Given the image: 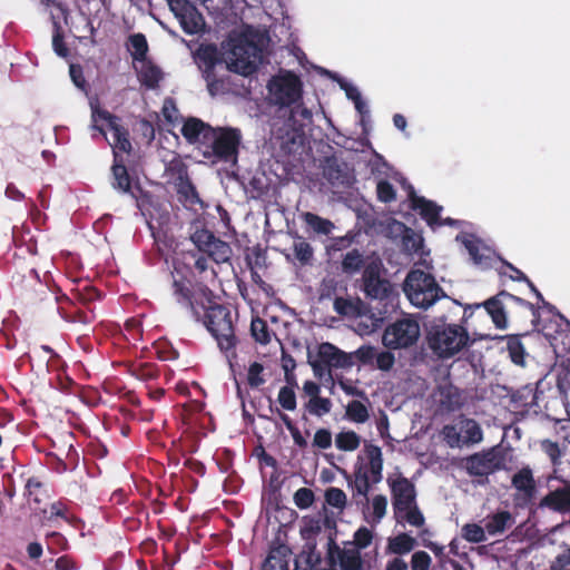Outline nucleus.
Listing matches in <instances>:
<instances>
[{"mask_svg":"<svg viewBox=\"0 0 570 570\" xmlns=\"http://www.w3.org/2000/svg\"><path fill=\"white\" fill-rule=\"evenodd\" d=\"M59 312L61 317L69 323L89 325L95 321V313L91 309L83 311L72 305L70 309L61 307Z\"/></svg>","mask_w":570,"mask_h":570,"instance_id":"58836bf2","label":"nucleus"},{"mask_svg":"<svg viewBox=\"0 0 570 570\" xmlns=\"http://www.w3.org/2000/svg\"><path fill=\"white\" fill-rule=\"evenodd\" d=\"M342 271L348 275H354L358 273L362 268L366 266L364 263L363 254L354 248L347 252L342 259Z\"/></svg>","mask_w":570,"mask_h":570,"instance_id":"ea45409f","label":"nucleus"},{"mask_svg":"<svg viewBox=\"0 0 570 570\" xmlns=\"http://www.w3.org/2000/svg\"><path fill=\"white\" fill-rule=\"evenodd\" d=\"M139 62L141 67L137 71V76L140 83L147 89L158 88L164 77L161 69L149 59Z\"/></svg>","mask_w":570,"mask_h":570,"instance_id":"cd10ccee","label":"nucleus"},{"mask_svg":"<svg viewBox=\"0 0 570 570\" xmlns=\"http://www.w3.org/2000/svg\"><path fill=\"white\" fill-rule=\"evenodd\" d=\"M387 484L392 497L394 517L401 515L403 510H409L416 503V489L412 481L403 474L396 478H387Z\"/></svg>","mask_w":570,"mask_h":570,"instance_id":"2eb2a0df","label":"nucleus"},{"mask_svg":"<svg viewBox=\"0 0 570 570\" xmlns=\"http://www.w3.org/2000/svg\"><path fill=\"white\" fill-rule=\"evenodd\" d=\"M376 348L371 345H362L352 355L364 365H373L376 356Z\"/></svg>","mask_w":570,"mask_h":570,"instance_id":"338daca9","label":"nucleus"},{"mask_svg":"<svg viewBox=\"0 0 570 570\" xmlns=\"http://www.w3.org/2000/svg\"><path fill=\"white\" fill-rule=\"evenodd\" d=\"M365 452L370 463V472L373 476V483H377L382 479L383 458L381 448L373 444L365 445Z\"/></svg>","mask_w":570,"mask_h":570,"instance_id":"e433bc0d","label":"nucleus"},{"mask_svg":"<svg viewBox=\"0 0 570 570\" xmlns=\"http://www.w3.org/2000/svg\"><path fill=\"white\" fill-rule=\"evenodd\" d=\"M314 375L318 379L331 376L332 368H348L354 365L353 355L347 354L331 343L318 346L316 357L309 362Z\"/></svg>","mask_w":570,"mask_h":570,"instance_id":"f8f14e48","label":"nucleus"},{"mask_svg":"<svg viewBox=\"0 0 570 570\" xmlns=\"http://www.w3.org/2000/svg\"><path fill=\"white\" fill-rule=\"evenodd\" d=\"M323 177L333 187H350L354 180L353 175L347 170L346 165L340 163L335 157H327L323 165Z\"/></svg>","mask_w":570,"mask_h":570,"instance_id":"6ab92c4d","label":"nucleus"},{"mask_svg":"<svg viewBox=\"0 0 570 570\" xmlns=\"http://www.w3.org/2000/svg\"><path fill=\"white\" fill-rule=\"evenodd\" d=\"M266 379L264 376V365L259 362H253L249 364L247 371V384L252 389H258L263 384H265Z\"/></svg>","mask_w":570,"mask_h":570,"instance_id":"603ef678","label":"nucleus"},{"mask_svg":"<svg viewBox=\"0 0 570 570\" xmlns=\"http://www.w3.org/2000/svg\"><path fill=\"white\" fill-rule=\"evenodd\" d=\"M371 490L370 478L366 472H356L354 480V495L358 494L367 502V494Z\"/></svg>","mask_w":570,"mask_h":570,"instance_id":"e2e57ef3","label":"nucleus"},{"mask_svg":"<svg viewBox=\"0 0 570 570\" xmlns=\"http://www.w3.org/2000/svg\"><path fill=\"white\" fill-rule=\"evenodd\" d=\"M483 306L487 313L490 315L493 324L497 328L504 330L508 325V315L513 313V307H520L527 309L532 315V323L537 325L540 320L539 307L534 304L515 296L507 291H500L497 295L490 297L481 304H475L479 308Z\"/></svg>","mask_w":570,"mask_h":570,"instance_id":"7ed1b4c3","label":"nucleus"},{"mask_svg":"<svg viewBox=\"0 0 570 570\" xmlns=\"http://www.w3.org/2000/svg\"><path fill=\"white\" fill-rule=\"evenodd\" d=\"M514 520L509 511H500L489 517L485 523V530L491 535L500 534L510 528Z\"/></svg>","mask_w":570,"mask_h":570,"instance_id":"72a5a7b5","label":"nucleus"},{"mask_svg":"<svg viewBox=\"0 0 570 570\" xmlns=\"http://www.w3.org/2000/svg\"><path fill=\"white\" fill-rule=\"evenodd\" d=\"M463 244L475 265L488 267L491 264V252L480 239L464 238Z\"/></svg>","mask_w":570,"mask_h":570,"instance_id":"7c9ffc66","label":"nucleus"},{"mask_svg":"<svg viewBox=\"0 0 570 570\" xmlns=\"http://www.w3.org/2000/svg\"><path fill=\"white\" fill-rule=\"evenodd\" d=\"M229 45L225 59L228 70L243 76L253 75L263 61V48L244 35L232 39Z\"/></svg>","mask_w":570,"mask_h":570,"instance_id":"39448f33","label":"nucleus"},{"mask_svg":"<svg viewBox=\"0 0 570 570\" xmlns=\"http://www.w3.org/2000/svg\"><path fill=\"white\" fill-rule=\"evenodd\" d=\"M127 49L130 51L134 61H144L148 55V42L144 33L138 32L130 35L127 41Z\"/></svg>","mask_w":570,"mask_h":570,"instance_id":"f704fd0d","label":"nucleus"},{"mask_svg":"<svg viewBox=\"0 0 570 570\" xmlns=\"http://www.w3.org/2000/svg\"><path fill=\"white\" fill-rule=\"evenodd\" d=\"M361 299L353 301L351 298L345 297H335L333 302L334 311L341 315L346 317L357 316L361 313Z\"/></svg>","mask_w":570,"mask_h":570,"instance_id":"a19ab883","label":"nucleus"},{"mask_svg":"<svg viewBox=\"0 0 570 570\" xmlns=\"http://www.w3.org/2000/svg\"><path fill=\"white\" fill-rule=\"evenodd\" d=\"M91 120L92 129L106 137V130L100 126L99 121H106L109 129L114 132L115 142L112 145L114 153L118 150L122 153L131 151V142L129 140V131L122 125L119 124V117L109 112L106 109H101L98 105H91Z\"/></svg>","mask_w":570,"mask_h":570,"instance_id":"ddd939ff","label":"nucleus"},{"mask_svg":"<svg viewBox=\"0 0 570 570\" xmlns=\"http://www.w3.org/2000/svg\"><path fill=\"white\" fill-rule=\"evenodd\" d=\"M301 217L307 227L318 235H328L334 227L331 220L311 212L303 213Z\"/></svg>","mask_w":570,"mask_h":570,"instance_id":"4c0bfd02","label":"nucleus"},{"mask_svg":"<svg viewBox=\"0 0 570 570\" xmlns=\"http://www.w3.org/2000/svg\"><path fill=\"white\" fill-rule=\"evenodd\" d=\"M200 321L217 343L219 351L229 360L237 357L239 337L236 333L238 313H233L228 305L219 304L214 297H208L203 303L198 313L193 314Z\"/></svg>","mask_w":570,"mask_h":570,"instance_id":"f257e3e1","label":"nucleus"},{"mask_svg":"<svg viewBox=\"0 0 570 570\" xmlns=\"http://www.w3.org/2000/svg\"><path fill=\"white\" fill-rule=\"evenodd\" d=\"M557 387L563 395L570 391V362L561 363L557 370Z\"/></svg>","mask_w":570,"mask_h":570,"instance_id":"052dcab7","label":"nucleus"},{"mask_svg":"<svg viewBox=\"0 0 570 570\" xmlns=\"http://www.w3.org/2000/svg\"><path fill=\"white\" fill-rule=\"evenodd\" d=\"M384 271L380 259L371 261L363 269L361 288L366 298L372 301H390L395 294L393 284L382 277Z\"/></svg>","mask_w":570,"mask_h":570,"instance_id":"1a4fd4ad","label":"nucleus"},{"mask_svg":"<svg viewBox=\"0 0 570 570\" xmlns=\"http://www.w3.org/2000/svg\"><path fill=\"white\" fill-rule=\"evenodd\" d=\"M504 454L499 446L484 449L462 460V468L470 476L484 478L504 468Z\"/></svg>","mask_w":570,"mask_h":570,"instance_id":"9d476101","label":"nucleus"},{"mask_svg":"<svg viewBox=\"0 0 570 570\" xmlns=\"http://www.w3.org/2000/svg\"><path fill=\"white\" fill-rule=\"evenodd\" d=\"M403 291L412 305L423 309L429 308L440 298L446 297L434 276L421 269L409 272Z\"/></svg>","mask_w":570,"mask_h":570,"instance_id":"20e7f679","label":"nucleus"},{"mask_svg":"<svg viewBox=\"0 0 570 570\" xmlns=\"http://www.w3.org/2000/svg\"><path fill=\"white\" fill-rule=\"evenodd\" d=\"M409 200L411 209L417 212L421 218L425 220L431 228H435V224H440L439 217L443 210L442 206L423 196L416 195L412 186L409 190Z\"/></svg>","mask_w":570,"mask_h":570,"instance_id":"a211bd4d","label":"nucleus"},{"mask_svg":"<svg viewBox=\"0 0 570 570\" xmlns=\"http://www.w3.org/2000/svg\"><path fill=\"white\" fill-rule=\"evenodd\" d=\"M111 174L114 178L111 185L115 189L125 194H132L131 178L128 174L127 167L124 164L122 157L117 151H115V159L111 166Z\"/></svg>","mask_w":570,"mask_h":570,"instance_id":"b1692460","label":"nucleus"},{"mask_svg":"<svg viewBox=\"0 0 570 570\" xmlns=\"http://www.w3.org/2000/svg\"><path fill=\"white\" fill-rule=\"evenodd\" d=\"M485 528L476 523H466L461 529L462 538L471 543L483 542L485 538Z\"/></svg>","mask_w":570,"mask_h":570,"instance_id":"8fccbe9b","label":"nucleus"},{"mask_svg":"<svg viewBox=\"0 0 570 570\" xmlns=\"http://www.w3.org/2000/svg\"><path fill=\"white\" fill-rule=\"evenodd\" d=\"M243 135L239 128L213 127L207 130L205 145L219 161L235 164L238 158Z\"/></svg>","mask_w":570,"mask_h":570,"instance_id":"423d86ee","label":"nucleus"},{"mask_svg":"<svg viewBox=\"0 0 570 570\" xmlns=\"http://www.w3.org/2000/svg\"><path fill=\"white\" fill-rule=\"evenodd\" d=\"M291 549L286 544H279L271 549L263 562L262 570H289Z\"/></svg>","mask_w":570,"mask_h":570,"instance_id":"393cba45","label":"nucleus"},{"mask_svg":"<svg viewBox=\"0 0 570 570\" xmlns=\"http://www.w3.org/2000/svg\"><path fill=\"white\" fill-rule=\"evenodd\" d=\"M293 256L302 266L308 265L314 256L313 247L308 242L298 236L297 240L293 244Z\"/></svg>","mask_w":570,"mask_h":570,"instance_id":"37998d69","label":"nucleus"},{"mask_svg":"<svg viewBox=\"0 0 570 570\" xmlns=\"http://www.w3.org/2000/svg\"><path fill=\"white\" fill-rule=\"evenodd\" d=\"M432 559L425 551H416L411 558L412 570H430Z\"/></svg>","mask_w":570,"mask_h":570,"instance_id":"774afa93","label":"nucleus"},{"mask_svg":"<svg viewBox=\"0 0 570 570\" xmlns=\"http://www.w3.org/2000/svg\"><path fill=\"white\" fill-rule=\"evenodd\" d=\"M415 546V538L403 532L395 537L389 538L386 549L390 553L403 556L411 552Z\"/></svg>","mask_w":570,"mask_h":570,"instance_id":"473e14b6","label":"nucleus"},{"mask_svg":"<svg viewBox=\"0 0 570 570\" xmlns=\"http://www.w3.org/2000/svg\"><path fill=\"white\" fill-rule=\"evenodd\" d=\"M325 501L328 505L343 510L346 505V494L340 488H328L325 491Z\"/></svg>","mask_w":570,"mask_h":570,"instance_id":"13d9d810","label":"nucleus"},{"mask_svg":"<svg viewBox=\"0 0 570 570\" xmlns=\"http://www.w3.org/2000/svg\"><path fill=\"white\" fill-rule=\"evenodd\" d=\"M539 446L540 450L549 458L553 466V471L557 472L562 464V458L566 454L567 446L560 445L558 442L550 439L540 440Z\"/></svg>","mask_w":570,"mask_h":570,"instance_id":"2f4dec72","label":"nucleus"},{"mask_svg":"<svg viewBox=\"0 0 570 570\" xmlns=\"http://www.w3.org/2000/svg\"><path fill=\"white\" fill-rule=\"evenodd\" d=\"M512 485L523 494L525 502L531 501L537 492L535 480L532 470L528 466L522 468L512 476Z\"/></svg>","mask_w":570,"mask_h":570,"instance_id":"5701e85b","label":"nucleus"},{"mask_svg":"<svg viewBox=\"0 0 570 570\" xmlns=\"http://www.w3.org/2000/svg\"><path fill=\"white\" fill-rule=\"evenodd\" d=\"M293 501L298 509L305 510L312 507V504L314 503L315 494L308 488H299L294 493Z\"/></svg>","mask_w":570,"mask_h":570,"instance_id":"680f3d73","label":"nucleus"},{"mask_svg":"<svg viewBox=\"0 0 570 570\" xmlns=\"http://www.w3.org/2000/svg\"><path fill=\"white\" fill-rule=\"evenodd\" d=\"M335 567H338L340 570H367L358 549L346 546L335 558Z\"/></svg>","mask_w":570,"mask_h":570,"instance_id":"a878e982","label":"nucleus"},{"mask_svg":"<svg viewBox=\"0 0 570 570\" xmlns=\"http://www.w3.org/2000/svg\"><path fill=\"white\" fill-rule=\"evenodd\" d=\"M322 531V520L309 518L305 519L304 527L301 529V535L305 541L316 540Z\"/></svg>","mask_w":570,"mask_h":570,"instance_id":"bf43d9fd","label":"nucleus"},{"mask_svg":"<svg viewBox=\"0 0 570 570\" xmlns=\"http://www.w3.org/2000/svg\"><path fill=\"white\" fill-rule=\"evenodd\" d=\"M426 343L441 360L455 356L473 341L463 324L448 323L445 316L434 318L426 328Z\"/></svg>","mask_w":570,"mask_h":570,"instance_id":"f03ea898","label":"nucleus"},{"mask_svg":"<svg viewBox=\"0 0 570 570\" xmlns=\"http://www.w3.org/2000/svg\"><path fill=\"white\" fill-rule=\"evenodd\" d=\"M539 509H547L551 512L568 514L570 521V481H562V485L550 490L541 498Z\"/></svg>","mask_w":570,"mask_h":570,"instance_id":"dca6fc26","label":"nucleus"},{"mask_svg":"<svg viewBox=\"0 0 570 570\" xmlns=\"http://www.w3.org/2000/svg\"><path fill=\"white\" fill-rule=\"evenodd\" d=\"M301 557L304 559L308 570L315 569L322 562L321 552L317 551L316 540L305 541Z\"/></svg>","mask_w":570,"mask_h":570,"instance_id":"c03bdc74","label":"nucleus"},{"mask_svg":"<svg viewBox=\"0 0 570 570\" xmlns=\"http://www.w3.org/2000/svg\"><path fill=\"white\" fill-rule=\"evenodd\" d=\"M335 443L341 451H355L360 446L361 438L354 431H343L336 435Z\"/></svg>","mask_w":570,"mask_h":570,"instance_id":"a18cd8bd","label":"nucleus"},{"mask_svg":"<svg viewBox=\"0 0 570 570\" xmlns=\"http://www.w3.org/2000/svg\"><path fill=\"white\" fill-rule=\"evenodd\" d=\"M459 429L461 431L463 444H476L483 440L482 429L474 419L461 415L459 419Z\"/></svg>","mask_w":570,"mask_h":570,"instance_id":"c756f323","label":"nucleus"},{"mask_svg":"<svg viewBox=\"0 0 570 570\" xmlns=\"http://www.w3.org/2000/svg\"><path fill=\"white\" fill-rule=\"evenodd\" d=\"M47 549L50 553L57 554L68 548V541L60 532H50L46 535Z\"/></svg>","mask_w":570,"mask_h":570,"instance_id":"6e6d98bb","label":"nucleus"},{"mask_svg":"<svg viewBox=\"0 0 570 570\" xmlns=\"http://www.w3.org/2000/svg\"><path fill=\"white\" fill-rule=\"evenodd\" d=\"M212 128L209 124L204 122L202 119L189 117L184 121L180 132L189 144L202 142L205 145V136L207 130Z\"/></svg>","mask_w":570,"mask_h":570,"instance_id":"4be33fe9","label":"nucleus"},{"mask_svg":"<svg viewBox=\"0 0 570 570\" xmlns=\"http://www.w3.org/2000/svg\"><path fill=\"white\" fill-rule=\"evenodd\" d=\"M169 8L179 19L183 30L188 35L197 33V24L188 23L187 18L196 14V7L189 0H169Z\"/></svg>","mask_w":570,"mask_h":570,"instance_id":"aec40b11","label":"nucleus"},{"mask_svg":"<svg viewBox=\"0 0 570 570\" xmlns=\"http://www.w3.org/2000/svg\"><path fill=\"white\" fill-rule=\"evenodd\" d=\"M246 264L249 268H264L266 267V252L259 246L253 248L250 254L246 255Z\"/></svg>","mask_w":570,"mask_h":570,"instance_id":"0e129e2a","label":"nucleus"},{"mask_svg":"<svg viewBox=\"0 0 570 570\" xmlns=\"http://www.w3.org/2000/svg\"><path fill=\"white\" fill-rule=\"evenodd\" d=\"M170 277L174 297L179 304L187 307L191 314L200 311L206 298L214 297V292L206 285L191 289L190 281L176 267L170 273Z\"/></svg>","mask_w":570,"mask_h":570,"instance_id":"0eeeda50","label":"nucleus"},{"mask_svg":"<svg viewBox=\"0 0 570 570\" xmlns=\"http://www.w3.org/2000/svg\"><path fill=\"white\" fill-rule=\"evenodd\" d=\"M268 90L276 105L289 107L302 100L303 82L295 72L284 70L271 79Z\"/></svg>","mask_w":570,"mask_h":570,"instance_id":"6e6552de","label":"nucleus"},{"mask_svg":"<svg viewBox=\"0 0 570 570\" xmlns=\"http://www.w3.org/2000/svg\"><path fill=\"white\" fill-rule=\"evenodd\" d=\"M195 61L208 85L215 81V68L223 57L215 45H202L195 52Z\"/></svg>","mask_w":570,"mask_h":570,"instance_id":"f3484780","label":"nucleus"},{"mask_svg":"<svg viewBox=\"0 0 570 570\" xmlns=\"http://www.w3.org/2000/svg\"><path fill=\"white\" fill-rule=\"evenodd\" d=\"M277 401L284 410L294 411L296 409L297 402L293 386H282L278 392Z\"/></svg>","mask_w":570,"mask_h":570,"instance_id":"5fc2aeb1","label":"nucleus"},{"mask_svg":"<svg viewBox=\"0 0 570 570\" xmlns=\"http://www.w3.org/2000/svg\"><path fill=\"white\" fill-rule=\"evenodd\" d=\"M177 193V198L179 203L187 209L197 210V206L203 209L204 202L202 200L196 186L191 181V179L183 183L181 185L175 187Z\"/></svg>","mask_w":570,"mask_h":570,"instance_id":"bb28decb","label":"nucleus"},{"mask_svg":"<svg viewBox=\"0 0 570 570\" xmlns=\"http://www.w3.org/2000/svg\"><path fill=\"white\" fill-rule=\"evenodd\" d=\"M190 240L200 254L208 256L216 264L229 262L233 255L230 245L206 228H197L190 235Z\"/></svg>","mask_w":570,"mask_h":570,"instance_id":"4468645a","label":"nucleus"},{"mask_svg":"<svg viewBox=\"0 0 570 570\" xmlns=\"http://www.w3.org/2000/svg\"><path fill=\"white\" fill-rule=\"evenodd\" d=\"M52 48L57 56L67 58L69 56V48L65 42L63 32L58 22H53Z\"/></svg>","mask_w":570,"mask_h":570,"instance_id":"864d4df0","label":"nucleus"},{"mask_svg":"<svg viewBox=\"0 0 570 570\" xmlns=\"http://www.w3.org/2000/svg\"><path fill=\"white\" fill-rule=\"evenodd\" d=\"M397 522L406 521L411 525L414 527H422L424 524V517L422 512L420 511L417 504L415 503L413 507H411L409 510H403L401 515L394 517Z\"/></svg>","mask_w":570,"mask_h":570,"instance_id":"4d7b16f0","label":"nucleus"},{"mask_svg":"<svg viewBox=\"0 0 570 570\" xmlns=\"http://www.w3.org/2000/svg\"><path fill=\"white\" fill-rule=\"evenodd\" d=\"M332 402L327 397L317 396L314 399H309L307 403H305V410L315 416H323L331 412Z\"/></svg>","mask_w":570,"mask_h":570,"instance_id":"09e8293b","label":"nucleus"},{"mask_svg":"<svg viewBox=\"0 0 570 570\" xmlns=\"http://www.w3.org/2000/svg\"><path fill=\"white\" fill-rule=\"evenodd\" d=\"M376 195L377 199L382 203H391L396 198V193L393 185L385 179H382L377 183Z\"/></svg>","mask_w":570,"mask_h":570,"instance_id":"69168bd1","label":"nucleus"},{"mask_svg":"<svg viewBox=\"0 0 570 570\" xmlns=\"http://www.w3.org/2000/svg\"><path fill=\"white\" fill-rule=\"evenodd\" d=\"M438 391L440 395V405L448 412L458 411L463 405L459 389L451 383L440 385Z\"/></svg>","mask_w":570,"mask_h":570,"instance_id":"c85d7f7f","label":"nucleus"},{"mask_svg":"<svg viewBox=\"0 0 570 570\" xmlns=\"http://www.w3.org/2000/svg\"><path fill=\"white\" fill-rule=\"evenodd\" d=\"M373 540V533L366 527H361L354 532L353 541L345 542V546H350L351 548H357L358 551L366 549Z\"/></svg>","mask_w":570,"mask_h":570,"instance_id":"3c124183","label":"nucleus"},{"mask_svg":"<svg viewBox=\"0 0 570 570\" xmlns=\"http://www.w3.org/2000/svg\"><path fill=\"white\" fill-rule=\"evenodd\" d=\"M164 175L174 188L190 179L188 166L179 155H175L165 164Z\"/></svg>","mask_w":570,"mask_h":570,"instance_id":"412c9836","label":"nucleus"},{"mask_svg":"<svg viewBox=\"0 0 570 570\" xmlns=\"http://www.w3.org/2000/svg\"><path fill=\"white\" fill-rule=\"evenodd\" d=\"M420 325L411 317H403L389 324L382 335V343L389 350L407 348L416 344Z\"/></svg>","mask_w":570,"mask_h":570,"instance_id":"9b49d317","label":"nucleus"},{"mask_svg":"<svg viewBox=\"0 0 570 570\" xmlns=\"http://www.w3.org/2000/svg\"><path fill=\"white\" fill-rule=\"evenodd\" d=\"M345 416L347 420L354 423L362 424L368 420L370 413L367 406L364 403L357 400H353L346 405Z\"/></svg>","mask_w":570,"mask_h":570,"instance_id":"79ce46f5","label":"nucleus"},{"mask_svg":"<svg viewBox=\"0 0 570 570\" xmlns=\"http://www.w3.org/2000/svg\"><path fill=\"white\" fill-rule=\"evenodd\" d=\"M507 350L509 352L511 361L514 364H517V365L524 364L525 351H524V346H523L519 335H511L508 337Z\"/></svg>","mask_w":570,"mask_h":570,"instance_id":"de8ad7c7","label":"nucleus"},{"mask_svg":"<svg viewBox=\"0 0 570 570\" xmlns=\"http://www.w3.org/2000/svg\"><path fill=\"white\" fill-rule=\"evenodd\" d=\"M130 375L141 381L155 380L159 376V367L155 363L130 362L127 365Z\"/></svg>","mask_w":570,"mask_h":570,"instance_id":"c9c22d12","label":"nucleus"},{"mask_svg":"<svg viewBox=\"0 0 570 570\" xmlns=\"http://www.w3.org/2000/svg\"><path fill=\"white\" fill-rule=\"evenodd\" d=\"M250 334L254 340L261 344H268L271 342V333L266 321L256 316L250 322Z\"/></svg>","mask_w":570,"mask_h":570,"instance_id":"49530a36","label":"nucleus"}]
</instances>
